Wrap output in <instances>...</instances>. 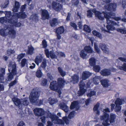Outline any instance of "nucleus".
<instances>
[{"mask_svg":"<svg viewBox=\"0 0 126 126\" xmlns=\"http://www.w3.org/2000/svg\"><path fill=\"white\" fill-rule=\"evenodd\" d=\"M92 11L94 13L96 17L99 19L103 20L104 19V17L107 19V23L109 25H107L106 27L109 31L115 30V28L113 26L117 25L115 22L112 20V19L117 21L121 19L120 17H115V14L112 13H104L97 11L95 9H93Z\"/></svg>","mask_w":126,"mask_h":126,"instance_id":"1","label":"nucleus"},{"mask_svg":"<svg viewBox=\"0 0 126 126\" xmlns=\"http://www.w3.org/2000/svg\"><path fill=\"white\" fill-rule=\"evenodd\" d=\"M40 94V91L36 88L33 89L30 93L29 96V100L31 103L32 104L40 106L43 104V101L39 100L38 98Z\"/></svg>","mask_w":126,"mask_h":126,"instance_id":"2","label":"nucleus"},{"mask_svg":"<svg viewBox=\"0 0 126 126\" xmlns=\"http://www.w3.org/2000/svg\"><path fill=\"white\" fill-rule=\"evenodd\" d=\"M58 83L54 81L51 82L49 87L51 90L57 92L60 95L61 94L60 89L63 87L65 81L63 79L61 78L58 79Z\"/></svg>","mask_w":126,"mask_h":126,"instance_id":"3","label":"nucleus"},{"mask_svg":"<svg viewBox=\"0 0 126 126\" xmlns=\"http://www.w3.org/2000/svg\"><path fill=\"white\" fill-rule=\"evenodd\" d=\"M48 117L50 118L52 122L49 121L47 122V125L46 126H51L52 125V124H57L63 125L64 123L62 120L58 119L57 116L54 114H52L49 112L48 111L47 113Z\"/></svg>","mask_w":126,"mask_h":126,"instance_id":"4","label":"nucleus"},{"mask_svg":"<svg viewBox=\"0 0 126 126\" xmlns=\"http://www.w3.org/2000/svg\"><path fill=\"white\" fill-rule=\"evenodd\" d=\"M16 64L14 63L12 61L10 62L8 65V70L9 72L11 71L8 74L7 79L8 81L12 80L13 78V76L16 75Z\"/></svg>","mask_w":126,"mask_h":126,"instance_id":"5","label":"nucleus"},{"mask_svg":"<svg viewBox=\"0 0 126 126\" xmlns=\"http://www.w3.org/2000/svg\"><path fill=\"white\" fill-rule=\"evenodd\" d=\"M26 16V15L24 13H19V14L17 15V16H16L15 18L12 21V22L11 24H13V25L16 27H20L21 25V24L19 22H17L18 18L24 19L25 18Z\"/></svg>","mask_w":126,"mask_h":126,"instance_id":"6","label":"nucleus"},{"mask_svg":"<svg viewBox=\"0 0 126 126\" xmlns=\"http://www.w3.org/2000/svg\"><path fill=\"white\" fill-rule=\"evenodd\" d=\"M103 112L104 113V115L100 117V119L102 120L107 119V120H105L104 121L102 124L104 125L103 126H107L110 124L109 123V121L107 119L108 115L106 113L109 112H110V109L108 108L104 109Z\"/></svg>","mask_w":126,"mask_h":126,"instance_id":"7","label":"nucleus"},{"mask_svg":"<svg viewBox=\"0 0 126 126\" xmlns=\"http://www.w3.org/2000/svg\"><path fill=\"white\" fill-rule=\"evenodd\" d=\"M93 50L89 46L86 47L83 50H81L80 53V57L83 59H86L88 58L87 56V53H92Z\"/></svg>","mask_w":126,"mask_h":126,"instance_id":"8","label":"nucleus"},{"mask_svg":"<svg viewBox=\"0 0 126 126\" xmlns=\"http://www.w3.org/2000/svg\"><path fill=\"white\" fill-rule=\"evenodd\" d=\"M7 35L12 38H14L16 37V32L12 26L8 25L7 26Z\"/></svg>","mask_w":126,"mask_h":126,"instance_id":"9","label":"nucleus"},{"mask_svg":"<svg viewBox=\"0 0 126 126\" xmlns=\"http://www.w3.org/2000/svg\"><path fill=\"white\" fill-rule=\"evenodd\" d=\"M5 14V16L7 18H8V19H11V20L12 21L13 20L15 17L16 16H17V15L19 14V13H11V11H6L3 12Z\"/></svg>","mask_w":126,"mask_h":126,"instance_id":"10","label":"nucleus"},{"mask_svg":"<svg viewBox=\"0 0 126 126\" xmlns=\"http://www.w3.org/2000/svg\"><path fill=\"white\" fill-rule=\"evenodd\" d=\"M35 115L36 116H40L43 115L44 114L45 112L44 110L42 108H36L33 110Z\"/></svg>","mask_w":126,"mask_h":126,"instance_id":"11","label":"nucleus"},{"mask_svg":"<svg viewBox=\"0 0 126 126\" xmlns=\"http://www.w3.org/2000/svg\"><path fill=\"white\" fill-rule=\"evenodd\" d=\"M123 101L121 99L118 98L115 102L116 107L115 108V110L116 112L119 111L121 110V107L120 106L122 104Z\"/></svg>","mask_w":126,"mask_h":126,"instance_id":"12","label":"nucleus"},{"mask_svg":"<svg viewBox=\"0 0 126 126\" xmlns=\"http://www.w3.org/2000/svg\"><path fill=\"white\" fill-rule=\"evenodd\" d=\"M53 8L56 11H59L62 9V5L58 2H53L52 4Z\"/></svg>","mask_w":126,"mask_h":126,"instance_id":"13","label":"nucleus"},{"mask_svg":"<svg viewBox=\"0 0 126 126\" xmlns=\"http://www.w3.org/2000/svg\"><path fill=\"white\" fill-rule=\"evenodd\" d=\"M12 100L15 104L18 107L19 109H22V106L21 103V99L14 97L12 99Z\"/></svg>","mask_w":126,"mask_h":126,"instance_id":"14","label":"nucleus"},{"mask_svg":"<svg viewBox=\"0 0 126 126\" xmlns=\"http://www.w3.org/2000/svg\"><path fill=\"white\" fill-rule=\"evenodd\" d=\"M116 7V4L110 3L105 6V8L108 10L114 11L115 10Z\"/></svg>","mask_w":126,"mask_h":126,"instance_id":"15","label":"nucleus"},{"mask_svg":"<svg viewBox=\"0 0 126 126\" xmlns=\"http://www.w3.org/2000/svg\"><path fill=\"white\" fill-rule=\"evenodd\" d=\"M11 19H8V18L5 17H1L0 18V22L3 24L11 23L12 22L11 20Z\"/></svg>","mask_w":126,"mask_h":126,"instance_id":"16","label":"nucleus"},{"mask_svg":"<svg viewBox=\"0 0 126 126\" xmlns=\"http://www.w3.org/2000/svg\"><path fill=\"white\" fill-rule=\"evenodd\" d=\"M42 18L43 20L47 19L49 18V14L47 10L45 9L42 10Z\"/></svg>","mask_w":126,"mask_h":126,"instance_id":"17","label":"nucleus"},{"mask_svg":"<svg viewBox=\"0 0 126 126\" xmlns=\"http://www.w3.org/2000/svg\"><path fill=\"white\" fill-rule=\"evenodd\" d=\"M59 107L61 109L63 110L66 113L68 111L69 107L63 103H62L60 104L59 105Z\"/></svg>","mask_w":126,"mask_h":126,"instance_id":"18","label":"nucleus"},{"mask_svg":"<svg viewBox=\"0 0 126 126\" xmlns=\"http://www.w3.org/2000/svg\"><path fill=\"white\" fill-rule=\"evenodd\" d=\"M91 75V73L89 72L84 71L82 73L81 78L83 80H85L88 79Z\"/></svg>","mask_w":126,"mask_h":126,"instance_id":"19","label":"nucleus"},{"mask_svg":"<svg viewBox=\"0 0 126 126\" xmlns=\"http://www.w3.org/2000/svg\"><path fill=\"white\" fill-rule=\"evenodd\" d=\"M71 82L74 84L77 83L79 81V76L75 74L71 77Z\"/></svg>","mask_w":126,"mask_h":126,"instance_id":"20","label":"nucleus"},{"mask_svg":"<svg viewBox=\"0 0 126 126\" xmlns=\"http://www.w3.org/2000/svg\"><path fill=\"white\" fill-rule=\"evenodd\" d=\"M7 26L4 27L3 28L0 30V34L3 36L7 35Z\"/></svg>","mask_w":126,"mask_h":126,"instance_id":"21","label":"nucleus"},{"mask_svg":"<svg viewBox=\"0 0 126 126\" xmlns=\"http://www.w3.org/2000/svg\"><path fill=\"white\" fill-rule=\"evenodd\" d=\"M99 47L105 52L108 53L109 51V49L104 44L100 43L99 45Z\"/></svg>","mask_w":126,"mask_h":126,"instance_id":"22","label":"nucleus"},{"mask_svg":"<svg viewBox=\"0 0 126 126\" xmlns=\"http://www.w3.org/2000/svg\"><path fill=\"white\" fill-rule=\"evenodd\" d=\"M5 73V69L2 68L0 70V82L3 83L4 80V75Z\"/></svg>","mask_w":126,"mask_h":126,"instance_id":"23","label":"nucleus"},{"mask_svg":"<svg viewBox=\"0 0 126 126\" xmlns=\"http://www.w3.org/2000/svg\"><path fill=\"white\" fill-rule=\"evenodd\" d=\"M43 59V56L41 54H39L36 56L35 58V62L37 65H38L39 63L42 62Z\"/></svg>","mask_w":126,"mask_h":126,"instance_id":"24","label":"nucleus"},{"mask_svg":"<svg viewBox=\"0 0 126 126\" xmlns=\"http://www.w3.org/2000/svg\"><path fill=\"white\" fill-rule=\"evenodd\" d=\"M79 108V104L78 102L77 101L73 102L72 103L70 106V108L71 109L75 108V110H77Z\"/></svg>","mask_w":126,"mask_h":126,"instance_id":"25","label":"nucleus"},{"mask_svg":"<svg viewBox=\"0 0 126 126\" xmlns=\"http://www.w3.org/2000/svg\"><path fill=\"white\" fill-rule=\"evenodd\" d=\"M21 103L22 105V108L24 107V106H27L29 103L28 98H25L21 99Z\"/></svg>","mask_w":126,"mask_h":126,"instance_id":"26","label":"nucleus"},{"mask_svg":"<svg viewBox=\"0 0 126 126\" xmlns=\"http://www.w3.org/2000/svg\"><path fill=\"white\" fill-rule=\"evenodd\" d=\"M50 23L52 27H55L58 24V19L56 18H54L50 20Z\"/></svg>","mask_w":126,"mask_h":126,"instance_id":"27","label":"nucleus"},{"mask_svg":"<svg viewBox=\"0 0 126 126\" xmlns=\"http://www.w3.org/2000/svg\"><path fill=\"white\" fill-rule=\"evenodd\" d=\"M109 81L108 79H104L101 80V82L102 85L104 87H108L110 85Z\"/></svg>","mask_w":126,"mask_h":126,"instance_id":"28","label":"nucleus"},{"mask_svg":"<svg viewBox=\"0 0 126 126\" xmlns=\"http://www.w3.org/2000/svg\"><path fill=\"white\" fill-rule=\"evenodd\" d=\"M101 74L103 76H108L110 75V71L109 70L105 69L102 70L101 72Z\"/></svg>","mask_w":126,"mask_h":126,"instance_id":"29","label":"nucleus"},{"mask_svg":"<svg viewBox=\"0 0 126 126\" xmlns=\"http://www.w3.org/2000/svg\"><path fill=\"white\" fill-rule=\"evenodd\" d=\"M19 3L17 1H16L15 3V6L13 9V11L14 12H17L18 9H19Z\"/></svg>","mask_w":126,"mask_h":126,"instance_id":"30","label":"nucleus"},{"mask_svg":"<svg viewBox=\"0 0 126 126\" xmlns=\"http://www.w3.org/2000/svg\"><path fill=\"white\" fill-rule=\"evenodd\" d=\"M34 48L31 45L29 46L28 48L27 53L30 55H32L33 53Z\"/></svg>","mask_w":126,"mask_h":126,"instance_id":"31","label":"nucleus"},{"mask_svg":"<svg viewBox=\"0 0 126 126\" xmlns=\"http://www.w3.org/2000/svg\"><path fill=\"white\" fill-rule=\"evenodd\" d=\"M64 31V27L63 26H61L57 29L56 32L57 34H61L63 33Z\"/></svg>","mask_w":126,"mask_h":126,"instance_id":"32","label":"nucleus"},{"mask_svg":"<svg viewBox=\"0 0 126 126\" xmlns=\"http://www.w3.org/2000/svg\"><path fill=\"white\" fill-rule=\"evenodd\" d=\"M48 102L51 105H52L57 103L58 100L56 99L49 98L48 99Z\"/></svg>","mask_w":126,"mask_h":126,"instance_id":"33","label":"nucleus"},{"mask_svg":"<svg viewBox=\"0 0 126 126\" xmlns=\"http://www.w3.org/2000/svg\"><path fill=\"white\" fill-rule=\"evenodd\" d=\"M89 63L90 66H94L95 64V60L94 58H91L89 59Z\"/></svg>","mask_w":126,"mask_h":126,"instance_id":"34","label":"nucleus"},{"mask_svg":"<svg viewBox=\"0 0 126 126\" xmlns=\"http://www.w3.org/2000/svg\"><path fill=\"white\" fill-rule=\"evenodd\" d=\"M94 36H95L99 38L100 39H102V36L101 34L97 32L96 31L94 30L92 32Z\"/></svg>","mask_w":126,"mask_h":126,"instance_id":"35","label":"nucleus"},{"mask_svg":"<svg viewBox=\"0 0 126 126\" xmlns=\"http://www.w3.org/2000/svg\"><path fill=\"white\" fill-rule=\"evenodd\" d=\"M58 69L59 72L62 77H63L66 74L65 72L61 68L58 67Z\"/></svg>","mask_w":126,"mask_h":126,"instance_id":"36","label":"nucleus"},{"mask_svg":"<svg viewBox=\"0 0 126 126\" xmlns=\"http://www.w3.org/2000/svg\"><path fill=\"white\" fill-rule=\"evenodd\" d=\"M38 18V16L37 14H33L30 16V19L35 22L37 21Z\"/></svg>","mask_w":126,"mask_h":126,"instance_id":"37","label":"nucleus"},{"mask_svg":"<svg viewBox=\"0 0 126 126\" xmlns=\"http://www.w3.org/2000/svg\"><path fill=\"white\" fill-rule=\"evenodd\" d=\"M110 118L109 120V122L110 123H111L114 122V120L116 116L115 115L112 113L110 114Z\"/></svg>","mask_w":126,"mask_h":126,"instance_id":"38","label":"nucleus"},{"mask_svg":"<svg viewBox=\"0 0 126 126\" xmlns=\"http://www.w3.org/2000/svg\"><path fill=\"white\" fill-rule=\"evenodd\" d=\"M100 78L99 76H96L93 79L94 83L95 84H97L98 83V81L100 79Z\"/></svg>","mask_w":126,"mask_h":126,"instance_id":"39","label":"nucleus"},{"mask_svg":"<svg viewBox=\"0 0 126 126\" xmlns=\"http://www.w3.org/2000/svg\"><path fill=\"white\" fill-rule=\"evenodd\" d=\"M36 76L38 78H40L41 77L42 75V73L41 70L38 68L36 72Z\"/></svg>","mask_w":126,"mask_h":126,"instance_id":"40","label":"nucleus"},{"mask_svg":"<svg viewBox=\"0 0 126 126\" xmlns=\"http://www.w3.org/2000/svg\"><path fill=\"white\" fill-rule=\"evenodd\" d=\"M117 67L118 69L126 72V63H124L122 66H118Z\"/></svg>","mask_w":126,"mask_h":126,"instance_id":"41","label":"nucleus"},{"mask_svg":"<svg viewBox=\"0 0 126 126\" xmlns=\"http://www.w3.org/2000/svg\"><path fill=\"white\" fill-rule=\"evenodd\" d=\"M50 56L51 58L53 59H56L57 58V56L54 53V51H52L49 52Z\"/></svg>","mask_w":126,"mask_h":126,"instance_id":"42","label":"nucleus"},{"mask_svg":"<svg viewBox=\"0 0 126 126\" xmlns=\"http://www.w3.org/2000/svg\"><path fill=\"white\" fill-rule=\"evenodd\" d=\"M86 91V90L85 89L80 88L78 92V94L79 96L82 95Z\"/></svg>","mask_w":126,"mask_h":126,"instance_id":"43","label":"nucleus"},{"mask_svg":"<svg viewBox=\"0 0 126 126\" xmlns=\"http://www.w3.org/2000/svg\"><path fill=\"white\" fill-rule=\"evenodd\" d=\"M116 30L118 32H121L123 34L126 33V29L124 28H117L116 29Z\"/></svg>","mask_w":126,"mask_h":126,"instance_id":"44","label":"nucleus"},{"mask_svg":"<svg viewBox=\"0 0 126 126\" xmlns=\"http://www.w3.org/2000/svg\"><path fill=\"white\" fill-rule=\"evenodd\" d=\"M47 65L46 60L45 59H44L43 62L41 65L40 67L44 69H45Z\"/></svg>","mask_w":126,"mask_h":126,"instance_id":"45","label":"nucleus"},{"mask_svg":"<svg viewBox=\"0 0 126 126\" xmlns=\"http://www.w3.org/2000/svg\"><path fill=\"white\" fill-rule=\"evenodd\" d=\"M83 30L85 31L88 32H90L91 31L90 28L89 26L86 25H84Z\"/></svg>","mask_w":126,"mask_h":126,"instance_id":"46","label":"nucleus"},{"mask_svg":"<svg viewBox=\"0 0 126 126\" xmlns=\"http://www.w3.org/2000/svg\"><path fill=\"white\" fill-rule=\"evenodd\" d=\"M96 94V92L93 91H91L90 92L87 94V96L88 97H91L94 95Z\"/></svg>","mask_w":126,"mask_h":126,"instance_id":"47","label":"nucleus"},{"mask_svg":"<svg viewBox=\"0 0 126 126\" xmlns=\"http://www.w3.org/2000/svg\"><path fill=\"white\" fill-rule=\"evenodd\" d=\"M25 55V53H21L18 55L17 56V59L18 60V61L19 62L21 59L23 58Z\"/></svg>","mask_w":126,"mask_h":126,"instance_id":"48","label":"nucleus"},{"mask_svg":"<svg viewBox=\"0 0 126 126\" xmlns=\"http://www.w3.org/2000/svg\"><path fill=\"white\" fill-rule=\"evenodd\" d=\"M47 117L43 116L41 117L40 118V121H41L43 123L45 124L46 122Z\"/></svg>","mask_w":126,"mask_h":126,"instance_id":"49","label":"nucleus"},{"mask_svg":"<svg viewBox=\"0 0 126 126\" xmlns=\"http://www.w3.org/2000/svg\"><path fill=\"white\" fill-rule=\"evenodd\" d=\"M15 52V51L14 49H8L7 50V54L9 55L14 53Z\"/></svg>","mask_w":126,"mask_h":126,"instance_id":"50","label":"nucleus"},{"mask_svg":"<svg viewBox=\"0 0 126 126\" xmlns=\"http://www.w3.org/2000/svg\"><path fill=\"white\" fill-rule=\"evenodd\" d=\"M80 88L85 89L84 88L86 87L85 84L83 82V81H81L80 82L79 84Z\"/></svg>","mask_w":126,"mask_h":126,"instance_id":"51","label":"nucleus"},{"mask_svg":"<svg viewBox=\"0 0 126 126\" xmlns=\"http://www.w3.org/2000/svg\"><path fill=\"white\" fill-rule=\"evenodd\" d=\"M75 113L74 111H73L71 112L68 116V117L71 119L74 117L75 116Z\"/></svg>","mask_w":126,"mask_h":126,"instance_id":"52","label":"nucleus"},{"mask_svg":"<svg viewBox=\"0 0 126 126\" xmlns=\"http://www.w3.org/2000/svg\"><path fill=\"white\" fill-rule=\"evenodd\" d=\"M93 69L95 72H99L100 69V67L99 65H96L93 66Z\"/></svg>","mask_w":126,"mask_h":126,"instance_id":"53","label":"nucleus"},{"mask_svg":"<svg viewBox=\"0 0 126 126\" xmlns=\"http://www.w3.org/2000/svg\"><path fill=\"white\" fill-rule=\"evenodd\" d=\"M26 63H27L26 59H24L21 61V65L22 67H24Z\"/></svg>","mask_w":126,"mask_h":126,"instance_id":"54","label":"nucleus"},{"mask_svg":"<svg viewBox=\"0 0 126 126\" xmlns=\"http://www.w3.org/2000/svg\"><path fill=\"white\" fill-rule=\"evenodd\" d=\"M47 80L46 79H43L42 80L41 84V85L43 86H45L47 83Z\"/></svg>","mask_w":126,"mask_h":126,"instance_id":"55","label":"nucleus"},{"mask_svg":"<svg viewBox=\"0 0 126 126\" xmlns=\"http://www.w3.org/2000/svg\"><path fill=\"white\" fill-rule=\"evenodd\" d=\"M71 2L72 5L77 6L79 3V1L78 0H72Z\"/></svg>","mask_w":126,"mask_h":126,"instance_id":"56","label":"nucleus"},{"mask_svg":"<svg viewBox=\"0 0 126 126\" xmlns=\"http://www.w3.org/2000/svg\"><path fill=\"white\" fill-rule=\"evenodd\" d=\"M17 81L16 79H15L14 81H12L9 84V86L10 87L13 86L17 83Z\"/></svg>","mask_w":126,"mask_h":126,"instance_id":"57","label":"nucleus"},{"mask_svg":"<svg viewBox=\"0 0 126 126\" xmlns=\"http://www.w3.org/2000/svg\"><path fill=\"white\" fill-rule=\"evenodd\" d=\"M43 47L44 48H46L47 46V42L45 40H43L42 42Z\"/></svg>","mask_w":126,"mask_h":126,"instance_id":"58","label":"nucleus"},{"mask_svg":"<svg viewBox=\"0 0 126 126\" xmlns=\"http://www.w3.org/2000/svg\"><path fill=\"white\" fill-rule=\"evenodd\" d=\"M94 48L96 52L98 53H99L100 52V50L99 48L98 47L97 45L96 44H94Z\"/></svg>","mask_w":126,"mask_h":126,"instance_id":"59","label":"nucleus"},{"mask_svg":"<svg viewBox=\"0 0 126 126\" xmlns=\"http://www.w3.org/2000/svg\"><path fill=\"white\" fill-rule=\"evenodd\" d=\"M47 75L48 79L51 80H52L53 79V78L52 76V74L51 73H48L47 74Z\"/></svg>","mask_w":126,"mask_h":126,"instance_id":"60","label":"nucleus"},{"mask_svg":"<svg viewBox=\"0 0 126 126\" xmlns=\"http://www.w3.org/2000/svg\"><path fill=\"white\" fill-rule=\"evenodd\" d=\"M118 60L122 62H124L126 63V58L119 57L118 59L116 61L117 62H118Z\"/></svg>","mask_w":126,"mask_h":126,"instance_id":"61","label":"nucleus"},{"mask_svg":"<svg viewBox=\"0 0 126 126\" xmlns=\"http://www.w3.org/2000/svg\"><path fill=\"white\" fill-rule=\"evenodd\" d=\"M63 119L66 125L69 123V121L68 118L66 117H65L63 118Z\"/></svg>","mask_w":126,"mask_h":126,"instance_id":"62","label":"nucleus"},{"mask_svg":"<svg viewBox=\"0 0 126 126\" xmlns=\"http://www.w3.org/2000/svg\"><path fill=\"white\" fill-rule=\"evenodd\" d=\"M45 51L46 55L47 57L48 58H49L50 57V53L49 52L48 50L46 48H45Z\"/></svg>","mask_w":126,"mask_h":126,"instance_id":"63","label":"nucleus"},{"mask_svg":"<svg viewBox=\"0 0 126 126\" xmlns=\"http://www.w3.org/2000/svg\"><path fill=\"white\" fill-rule=\"evenodd\" d=\"M70 25L71 26L73 27L75 30H77V26L75 24V23H70Z\"/></svg>","mask_w":126,"mask_h":126,"instance_id":"64","label":"nucleus"}]
</instances>
